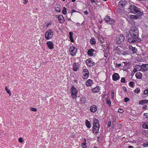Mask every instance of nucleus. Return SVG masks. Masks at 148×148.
Masks as SVG:
<instances>
[{
    "instance_id": "nucleus-1",
    "label": "nucleus",
    "mask_w": 148,
    "mask_h": 148,
    "mask_svg": "<svg viewBox=\"0 0 148 148\" xmlns=\"http://www.w3.org/2000/svg\"><path fill=\"white\" fill-rule=\"evenodd\" d=\"M130 37L128 38L127 41L130 43L136 44L140 42L141 40L139 37V31L135 26L131 27L129 31Z\"/></svg>"
},
{
    "instance_id": "nucleus-2",
    "label": "nucleus",
    "mask_w": 148,
    "mask_h": 148,
    "mask_svg": "<svg viewBox=\"0 0 148 148\" xmlns=\"http://www.w3.org/2000/svg\"><path fill=\"white\" fill-rule=\"evenodd\" d=\"M93 129L92 131L93 133L97 134L98 133L100 125L98 120L95 118L93 119Z\"/></svg>"
},
{
    "instance_id": "nucleus-3",
    "label": "nucleus",
    "mask_w": 148,
    "mask_h": 148,
    "mask_svg": "<svg viewBox=\"0 0 148 148\" xmlns=\"http://www.w3.org/2000/svg\"><path fill=\"white\" fill-rule=\"evenodd\" d=\"M129 9L130 10L129 11L131 13L137 14H139V15L142 14V13L140 12L139 9L134 5H130L129 8Z\"/></svg>"
},
{
    "instance_id": "nucleus-4",
    "label": "nucleus",
    "mask_w": 148,
    "mask_h": 148,
    "mask_svg": "<svg viewBox=\"0 0 148 148\" xmlns=\"http://www.w3.org/2000/svg\"><path fill=\"white\" fill-rule=\"evenodd\" d=\"M124 40L125 37L123 34H118L116 38V42L117 44H120L124 41Z\"/></svg>"
},
{
    "instance_id": "nucleus-5",
    "label": "nucleus",
    "mask_w": 148,
    "mask_h": 148,
    "mask_svg": "<svg viewBox=\"0 0 148 148\" xmlns=\"http://www.w3.org/2000/svg\"><path fill=\"white\" fill-rule=\"evenodd\" d=\"M53 36V32L51 29H49L46 32L45 38L47 40H49Z\"/></svg>"
},
{
    "instance_id": "nucleus-6",
    "label": "nucleus",
    "mask_w": 148,
    "mask_h": 148,
    "mask_svg": "<svg viewBox=\"0 0 148 148\" xmlns=\"http://www.w3.org/2000/svg\"><path fill=\"white\" fill-rule=\"evenodd\" d=\"M104 20L107 22L109 24H113L115 23V20L111 18L108 15H107L105 18H104Z\"/></svg>"
},
{
    "instance_id": "nucleus-7",
    "label": "nucleus",
    "mask_w": 148,
    "mask_h": 148,
    "mask_svg": "<svg viewBox=\"0 0 148 148\" xmlns=\"http://www.w3.org/2000/svg\"><path fill=\"white\" fill-rule=\"evenodd\" d=\"M71 90V96L73 98H76L77 96V92L78 91L74 87H72Z\"/></svg>"
},
{
    "instance_id": "nucleus-8",
    "label": "nucleus",
    "mask_w": 148,
    "mask_h": 148,
    "mask_svg": "<svg viewBox=\"0 0 148 148\" xmlns=\"http://www.w3.org/2000/svg\"><path fill=\"white\" fill-rule=\"evenodd\" d=\"M97 53L96 51L92 49H90L88 51V55L90 56H95Z\"/></svg>"
},
{
    "instance_id": "nucleus-9",
    "label": "nucleus",
    "mask_w": 148,
    "mask_h": 148,
    "mask_svg": "<svg viewBox=\"0 0 148 148\" xmlns=\"http://www.w3.org/2000/svg\"><path fill=\"white\" fill-rule=\"evenodd\" d=\"M70 52L71 56H73L77 51V49L74 46H71L70 48Z\"/></svg>"
},
{
    "instance_id": "nucleus-10",
    "label": "nucleus",
    "mask_w": 148,
    "mask_h": 148,
    "mask_svg": "<svg viewBox=\"0 0 148 148\" xmlns=\"http://www.w3.org/2000/svg\"><path fill=\"white\" fill-rule=\"evenodd\" d=\"M86 63L87 65L90 66H94L95 64V62L92 61L91 58L86 60Z\"/></svg>"
},
{
    "instance_id": "nucleus-11",
    "label": "nucleus",
    "mask_w": 148,
    "mask_h": 148,
    "mask_svg": "<svg viewBox=\"0 0 148 148\" xmlns=\"http://www.w3.org/2000/svg\"><path fill=\"white\" fill-rule=\"evenodd\" d=\"M120 78L119 74L116 73H115L112 76V79L114 81H116L119 79Z\"/></svg>"
},
{
    "instance_id": "nucleus-12",
    "label": "nucleus",
    "mask_w": 148,
    "mask_h": 148,
    "mask_svg": "<svg viewBox=\"0 0 148 148\" xmlns=\"http://www.w3.org/2000/svg\"><path fill=\"white\" fill-rule=\"evenodd\" d=\"M141 69L143 71H145L148 70V64H143L141 65Z\"/></svg>"
},
{
    "instance_id": "nucleus-13",
    "label": "nucleus",
    "mask_w": 148,
    "mask_h": 148,
    "mask_svg": "<svg viewBox=\"0 0 148 148\" xmlns=\"http://www.w3.org/2000/svg\"><path fill=\"white\" fill-rule=\"evenodd\" d=\"M127 3L126 1H121L119 3V5L122 8H123L126 5H127Z\"/></svg>"
},
{
    "instance_id": "nucleus-14",
    "label": "nucleus",
    "mask_w": 148,
    "mask_h": 148,
    "mask_svg": "<svg viewBox=\"0 0 148 148\" xmlns=\"http://www.w3.org/2000/svg\"><path fill=\"white\" fill-rule=\"evenodd\" d=\"M97 110V107L95 105H93L90 108V111L94 113Z\"/></svg>"
},
{
    "instance_id": "nucleus-15",
    "label": "nucleus",
    "mask_w": 148,
    "mask_h": 148,
    "mask_svg": "<svg viewBox=\"0 0 148 148\" xmlns=\"http://www.w3.org/2000/svg\"><path fill=\"white\" fill-rule=\"evenodd\" d=\"M58 18L59 21L60 23H63L65 21L64 17L62 15H59Z\"/></svg>"
},
{
    "instance_id": "nucleus-16",
    "label": "nucleus",
    "mask_w": 148,
    "mask_h": 148,
    "mask_svg": "<svg viewBox=\"0 0 148 148\" xmlns=\"http://www.w3.org/2000/svg\"><path fill=\"white\" fill-rule=\"evenodd\" d=\"M79 66L78 65V63H75L73 64V70L74 71H76L79 69Z\"/></svg>"
},
{
    "instance_id": "nucleus-17",
    "label": "nucleus",
    "mask_w": 148,
    "mask_h": 148,
    "mask_svg": "<svg viewBox=\"0 0 148 148\" xmlns=\"http://www.w3.org/2000/svg\"><path fill=\"white\" fill-rule=\"evenodd\" d=\"M47 44L49 49H51L53 48V45L52 42H47Z\"/></svg>"
},
{
    "instance_id": "nucleus-18",
    "label": "nucleus",
    "mask_w": 148,
    "mask_h": 148,
    "mask_svg": "<svg viewBox=\"0 0 148 148\" xmlns=\"http://www.w3.org/2000/svg\"><path fill=\"white\" fill-rule=\"evenodd\" d=\"M93 84L92 80L91 79H88L86 82V85L87 86H90L92 85Z\"/></svg>"
},
{
    "instance_id": "nucleus-19",
    "label": "nucleus",
    "mask_w": 148,
    "mask_h": 148,
    "mask_svg": "<svg viewBox=\"0 0 148 148\" xmlns=\"http://www.w3.org/2000/svg\"><path fill=\"white\" fill-rule=\"evenodd\" d=\"M136 76L138 79H141L142 77V74L140 72H137L136 74Z\"/></svg>"
},
{
    "instance_id": "nucleus-20",
    "label": "nucleus",
    "mask_w": 148,
    "mask_h": 148,
    "mask_svg": "<svg viewBox=\"0 0 148 148\" xmlns=\"http://www.w3.org/2000/svg\"><path fill=\"white\" fill-rule=\"evenodd\" d=\"M129 48L131 50L133 53H136L137 51V49L136 48L133 47L131 46H129Z\"/></svg>"
},
{
    "instance_id": "nucleus-21",
    "label": "nucleus",
    "mask_w": 148,
    "mask_h": 148,
    "mask_svg": "<svg viewBox=\"0 0 148 148\" xmlns=\"http://www.w3.org/2000/svg\"><path fill=\"white\" fill-rule=\"evenodd\" d=\"M100 89L99 87L97 86L95 88L93 89L92 90V91L94 92H97L99 91Z\"/></svg>"
},
{
    "instance_id": "nucleus-22",
    "label": "nucleus",
    "mask_w": 148,
    "mask_h": 148,
    "mask_svg": "<svg viewBox=\"0 0 148 148\" xmlns=\"http://www.w3.org/2000/svg\"><path fill=\"white\" fill-rule=\"evenodd\" d=\"M145 103H148V100H141L139 102V104L142 105H144Z\"/></svg>"
},
{
    "instance_id": "nucleus-23",
    "label": "nucleus",
    "mask_w": 148,
    "mask_h": 148,
    "mask_svg": "<svg viewBox=\"0 0 148 148\" xmlns=\"http://www.w3.org/2000/svg\"><path fill=\"white\" fill-rule=\"evenodd\" d=\"M141 65H136V69H134V70H135V71H142V69H141Z\"/></svg>"
},
{
    "instance_id": "nucleus-24",
    "label": "nucleus",
    "mask_w": 148,
    "mask_h": 148,
    "mask_svg": "<svg viewBox=\"0 0 148 148\" xmlns=\"http://www.w3.org/2000/svg\"><path fill=\"white\" fill-rule=\"evenodd\" d=\"M69 38L71 41L72 42H74V40L73 38V33L71 32H70L69 33Z\"/></svg>"
},
{
    "instance_id": "nucleus-25",
    "label": "nucleus",
    "mask_w": 148,
    "mask_h": 148,
    "mask_svg": "<svg viewBox=\"0 0 148 148\" xmlns=\"http://www.w3.org/2000/svg\"><path fill=\"white\" fill-rule=\"evenodd\" d=\"M85 124L86 126L88 128H90V127L91 124L90 123V122L89 121H88V120H86V121Z\"/></svg>"
},
{
    "instance_id": "nucleus-26",
    "label": "nucleus",
    "mask_w": 148,
    "mask_h": 148,
    "mask_svg": "<svg viewBox=\"0 0 148 148\" xmlns=\"http://www.w3.org/2000/svg\"><path fill=\"white\" fill-rule=\"evenodd\" d=\"M142 127L144 129H148V123H144L142 125Z\"/></svg>"
},
{
    "instance_id": "nucleus-27",
    "label": "nucleus",
    "mask_w": 148,
    "mask_h": 148,
    "mask_svg": "<svg viewBox=\"0 0 148 148\" xmlns=\"http://www.w3.org/2000/svg\"><path fill=\"white\" fill-rule=\"evenodd\" d=\"M83 75V78L84 79H87L89 76V73L87 74V73H82Z\"/></svg>"
},
{
    "instance_id": "nucleus-28",
    "label": "nucleus",
    "mask_w": 148,
    "mask_h": 148,
    "mask_svg": "<svg viewBox=\"0 0 148 148\" xmlns=\"http://www.w3.org/2000/svg\"><path fill=\"white\" fill-rule=\"evenodd\" d=\"M90 43L92 45H94L96 43V40L95 38H92L90 40Z\"/></svg>"
},
{
    "instance_id": "nucleus-29",
    "label": "nucleus",
    "mask_w": 148,
    "mask_h": 148,
    "mask_svg": "<svg viewBox=\"0 0 148 148\" xmlns=\"http://www.w3.org/2000/svg\"><path fill=\"white\" fill-rule=\"evenodd\" d=\"M106 99L107 103L109 105V106H110L111 105V102L110 99L108 98H106Z\"/></svg>"
},
{
    "instance_id": "nucleus-30",
    "label": "nucleus",
    "mask_w": 148,
    "mask_h": 148,
    "mask_svg": "<svg viewBox=\"0 0 148 148\" xmlns=\"http://www.w3.org/2000/svg\"><path fill=\"white\" fill-rule=\"evenodd\" d=\"M98 38L99 41L101 42H103L104 41L103 39L102 38V37L101 36H98Z\"/></svg>"
},
{
    "instance_id": "nucleus-31",
    "label": "nucleus",
    "mask_w": 148,
    "mask_h": 148,
    "mask_svg": "<svg viewBox=\"0 0 148 148\" xmlns=\"http://www.w3.org/2000/svg\"><path fill=\"white\" fill-rule=\"evenodd\" d=\"M5 89L7 92L9 94V95H11V93L10 90L9 89L7 88V87H5Z\"/></svg>"
},
{
    "instance_id": "nucleus-32",
    "label": "nucleus",
    "mask_w": 148,
    "mask_h": 148,
    "mask_svg": "<svg viewBox=\"0 0 148 148\" xmlns=\"http://www.w3.org/2000/svg\"><path fill=\"white\" fill-rule=\"evenodd\" d=\"M62 12L63 14H65L66 13V8L64 7L63 8V10L62 11Z\"/></svg>"
},
{
    "instance_id": "nucleus-33",
    "label": "nucleus",
    "mask_w": 148,
    "mask_h": 148,
    "mask_svg": "<svg viewBox=\"0 0 148 148\" xmlns=\"http://www.w3.org/2000/svg\"><path fill=\"white\" fill-rule=\"evenodd\" d=\"M140 91V89L138 88H136L134 90V92L136 93H138Z\"/></svg>"
},
{
    "instance_id": "nucleus-34",
    "label": "nucleus",
    "mask_w": 148,
    "mask_h": 148,
    "mask_svg": "<svg viewBox=\"0 0 148 148\" xmlns=\"http://www.w3.org/2000/svg\"><path fill=\"white\" fill-rule=\"evenodd\" d=\"M129 84L130 86L132 87H134V82H130L129 83Z\"/></svg>"
},
{
    "instance_id": "nucleus-35",
    "label": "nucleus",
    "mask_w": 148,
    "mask_h": 148,
    "mask_svg": "<svg viewBox=\"0 0 148 148\" xmlns=\"http://www.w3.org/2000/svg\"><path fill=\"white\" fill-rule=\"evenodd\" d=\"M144 94L148 95V88L145 90L144 92Z\"/></svg>"
},
{
    "instance_id": "nucleus-36",
    "label": "nucleus",
    "mask_w": 148,
    "mask_h": 148,
    "mask_svg": "<svg viewBox=\"0 0 148 148\" xmlns=\"http://www.w3.org/2000/svg\"><path fill=\"white\" fill-rule=\"evenodd\" d=\"M142 146L144 147H148V142L146 143H144L142 144Z\"/></svg>"
},
{
    "instance_id": "nucleus-37",
    "label": "nucleus",
    "mask_w": 148,
    "mask_h": 148,
    "mask_svg": "<svg viewBox=\"0 0 148 148\" xmlns=\"http://www.w3.org/2000/svg\"><path fill=\"white\" fill-rule=\"evenodd\" d=\"M55 10L58 12H60V9L59 7H57L55 8Z\"/></svg>"
},
{
    "instance_id": "nucleus-38",
    "label": "nucleus",
    "mask_w": 148,
    "mask_h": 148,
    "mask_svg": "<svg viewBox=\"0 0 148 148\" xmlns=\"http://www.w3.org/2000/svg\"><path fill=\"white\" fill-rule=\"evenodd\" d=\"M121 81V82L125 83V79L124 77H122Z\"/></svg>"
},
{
    "instance_id": "nucleus-39",
    "label": "nucleus",
    "mask_w": 148,
    "mask_h": 148,
    "mask_svg": "<svg viewBox=\"0 0 148 148\" xmlns=\"http://www.w3.org/2000/svg\"><path fill=\"white\" fill-rule=\"evenodd\" d=\"M82 73H87V74H88L89 72L87 69H84L83 70V71H82Z\"/></svg>"
},
{
    "instance_id": "nucleus-40",
    "label": "nucleus",
    "mask_w": 148,
    "mask_h": 148,
    "mask_svg": "<svg viewBox=\"0 0 148 148\" xmlns=\"http://www.w3.org/2000/svg\"><path fill=\"white\" fill-rule=\"evenodd\" d=\"M30 109L31 111H33L36 112L37 111V109L31 107Z\"/></svg>"
},
{
    "instance_id": "nucleus-41",
    "label": "nucleus",
    "mask_w": 148,
    "mask_h": 148,
    "mask_svg": "<svg viewBox=\"0 0 148 148\" xmlns=\"http://www.w3.org/2000/svg\"><path fill=\"white\" fill-rule=\"evenodd\" d=\"M18 141L20 143H22L23 142V140L21 137H20L19 138Z\"/></svg>"
},
{
    "instance_id": "nucleus-42",
    "label": "nucleus",
    "mask_w": 148,
    "mask_h": 148,
    "mask_svg": "<svg viewBox=\"0 0 148 148\" xmlns=\"http://www.w3.org/2000/svg\"><path fill=\"white\" fill-rule=\"evenodd\" d=\"M129 100V99L128 98L126 97L124 98V101L125 102H126L128 101Z\"/></svg>"
},
{
    "instance_id": "nucleus-43",
    "label": "nucleus",
    "mask_w": 148,
    "mask_h": 148,
    "mask_svg": "<svg viewBox=\"0 0 148 148\" xmlns=\"http://www.w3.org/2000/svg\"><path fill=\"white\" fill-rule=\"evenodd\" d=\"M111 95L113 99H114V92L113 90H111Z\"/></svg>"
},
{
    "instance_id": "nucleus-44",
    "label": "nucleus",
    "mask_w": 148,
    "mask_h": 148,
    "mask_svg": "<svg viewBox=\"0 0 148 148\" xmlns=\"http://www.w3.org/2000/svg\"><path fill=\"white\" fill-rule=\"evenodd\" d=\"M121 66V64H117V63L116 64V66L118 68Z\"/></svg>"
},
{
    "instance_id": "nucleus-45",
    "label": "nucleus",
    "mask_w": 148,
    "mask_h": 148,
    "mask_svg": "<svg viewBox=\"0 0 148 148\" xmlns=\"http://www.w3.org/2000/svg\"><path fill=\"white\" fill-rule=\"evenodd\" d=\"M118 112L120 113H122L123 112V110H122V109L119 108V109Z\"/></svg>"
},
{
    "instance_id": "nucleus-46",
    "label": "nucleus",
    "mask_w": 148,
    "mask_h": 148,
    "mask_svg": "<svg viewBox=\"0 0 148 148\" xmlns=\"http://www.w3.org/2000/svg\"><path fill=\"white\" fill-rule=\"evenodd\" d=\"M144 116H145L146 118H148V114L147 113H145L144 114Z\"/></svg>"
},
{
    "instance_id": "nucleus-47",
    "label": "nucleus",
    "mask_w": 148,
    "mask_h": 148,
    "mask_svg": "<svg viewBox=\"0 0 148 148\" xmlns=\"http://www.w3.org/2000/svg\"><path fill=\"white\" fill-rule=\"evenodd\" d=\"M52 24V22L51 21H50L49 23H48L47 25L46 26L47 27H48L49 25H51Z\"/></svg>"
},
{
    "instance_id": "nucleus-48",
    "label": "nucleus",
    "mask_w": 148,
    "mask_h": 148,
    "mask_svg": "<svg viewBox=\"0 0 148 148\" xmlns=\"http://www.w3.org/2000/svg\"><path fill=\"white\" fill-rule=\"evenodd\" d=\"M111 122L110 121H109L108 122V127H110V126H111Z\"/></svg>"
},
{
    "instance_id": "nucleus-49",
    "label": "nucleus",
    "mask_w": 148,
    "mask_h": 148,
    "mask_svg": "<svg viewBox=\"0 0 148 148\" xmlns=\"http://www.w3.org/2000/svg\"><path fill=\"white\" fill-rule=\"evenodd\" d=\"M123 90L124 91H125L126 92V91L127 90V89L125 87L123 86Z\"/></svg>"
},
{
    "instance_id": "nucleus-50",
    "label": "nucleus",
    "mask_w": 148,
    "mask_h": 148,
    "mask_svg": "<svg viewBox=\"0 0 148 148\" xmlns=\"http://www.w3.org/2000/svg\"><path fill=\"white\" fill-rule=\"evenodd\" d=\"M147 107V106L145 105L142 108L143 109H146Z\"/></svg>"
},
{
    "instance_id": "nucleus-51",
    "label": "nucleus",
    "mask_w": 148,
    "mask_h": 148,
    "mask_svg": "<svg viewBox=\"0 0 148 148\" xmlns=\"http://www.w3.org/2000/svg\"><path fill=\"white\" fill-rule=\"evenodd\" d=\"M28 2V0H25L24 1L23 3L24 4H26Z\"/></svg>"
},
{
    "instance_id": "nucleus-52",
    "label": "nucleus",
    "mask_w": 148,
    "mask_h": 148,
    "mask_svg": "<svg viewBox=\"0 0 148 148\" xmlns=\"http://www.w3.org/2000/svg\"><path fill=\"white\" fill-rule=\"evenodd\" d=\"M84 12L86 14V15H87L88 14V12L87 11H84Z\"/></svg>"
},
{
    "instance_id": "nucleus-53",
    "label": "nucleus",
    "mask_w": 148,
    "mask_h": 148,
    "mask_svg": "<svg viewBox=\"0 0 148 148\" xmlns=\"http://www.w3.org/2000/svg\"><path fill=\"white\" fill-rule=\"evenodd\" d=\"M86 143H82V146L83 147H84L85 146H86Z\"/></svg>"
},
{
    "instance_id": "nucleus-54",
    "label": "nucleus",
    "mask_w": 148,
    "mask_h": 148,
    "mask_svg": "<svg viewBox=\"0 0 148 148\" xmlns=\"http://www.w3.org/2000/svg\"><path fill=\"white\" fill-rule=\"evenodd\" d=\"M90 1H91V2L92 4L93 3H95V0H90Z\"/></svg>"
},
{
    "instance_id": "nucleus-55",
    "label": "nucleus",
    "mask_w": 148,
    "mask_h": 148,
    "mask_svg": "<svg viewBox=\"0 0 148 148\" xmlns=\"http://www.w3.org/2000/svg\"><path fill=\"white\" fill-rule=\"evenodd\" d=\"M76 12V11H75V10L73 9V10H72L71 11V13H73L74 12Z\"/></svg>"
},
{
    "instance_id": "nucleus-56",
    "label": "nucleus",
    "mask_w": 148,
    "mask_h": 148,
    "mask_svg": "<svg viewBox=\"0 0 148 148\" xmlns=\"http://www.w3.org/2000/svg\"><path fill=\"white\" fill-rule=\"evenodd\" d=\"M104 55L105 57H108V55L107 53H105Z\"/></svg>"
},
{
    "instance_id": "nucleus-57",
    "label": "nucleus",
    "mask_w": 148,
    "mask_h": 148,
    "mask_svg": "<svg viewBox=\"0 0 148 148\" xmlns=\"http://www.w3.org/2000/svg\"><path fill=\"white\" fill-rule=\"evenodd\" d=\"M128 148H133V147L132 146H128Z\"/></svg>"
},
{
    "instance_id": "nucleus-58",
    "label": "nucleus",
    "mask_w": 148,
    "mask_h": 148,
    "mask_svg": "<svg viewBox=\"0 0 148 148\" xmlns=\"http://www.w3.org/2000/svg\"><path fill=\"white\" fill-rule=\"evenodd\" d=\"M99 136H98L97 138V140L98 141L99 140Z\"/></svg>"
},
{
    "instance_id": "nucleus-59",
    "label": "nucleus",
    "mask_w": 148,
    "mask_h": 148,
    "mask_svg": "<svg viewBox=\"0 0 148 148\" xmlns=\"http://www.w3.org/2000/svg\"><path fill=\"white\" fill-rule=\"evenodd\" d=\"M66 17L67 18H68V21H69V20H71V18H68V16L67 15L66 16Z\"/></svg>"
},
{
    "instance_id": "nucleus-60",
    "label": "nucleus",
    "mask_w": 148,
    "mask_h": 148,
    "mask_svg": "<svg viewBox=\"0 0 148 148\" xmlns=\"http://www.w3.org/2000/svg\"><path fill=\"white\" fill-rule=\"evenodd\" d=\"M72 1L73 2H74L75 1V0H72Z\"/></svg>"
},
{
    "instance_id": "nucleus-61",
    "label": "nucleus",
    "mask_w": 148,
    "mask_h": 148,
    "mask_svg": "<svg viewBox=\"0 0 148 148\" xmlns=\"http://www.w3.org/2000/svg\"><path fill=\"white\" fill-rule=\"evenodd\" d=\"M93 148H97V147L96 146H95Z\"/></svg>"
},
{
    "instance_id": "nucleus-62",
    "label": "nucleus",
    "mask_w": 148,
    "mask_h": 148,
    "mask_svg": "<svg viewBox=\"0 0 148 148\" xmlns=\"http://www.w3.org/2000/svg\"><path fill=\"white\" fill-rule=\"evenodd\" d=\"M133 16V18H134V17H136V16H134V15H133L132 16Z\"/></svg>"
},
{
    "instance_id": "nucleus-63",
    "label": "nucleus",
    "mask_w": 148,
    "mask_h": 148,
    "mask_svg": "<svg viewBox=\"0 0 148 148\" xmlns=\"http://www.w3.org/2000/svg\"><path fill=\"white\" fill-rule=\"evenodd\" d=\"M105 95H104L103 96V98H105Z\"/></svg>"
},
{
    "instance_id": "nucleus-64",
    "label": "nucleus",
    "mask_w": 148,
    "mask_h": 148,
    "mask_svg": "<svg viewBox=\"0 0 148 148\" xmlns=\"http://www.w3.org/2000/svg\"><path fill=\"white\" fill-rule=\"evenodd\" d=\"M147 134H148V130L147 131Z\"/></svg>"
}]
</instances>
